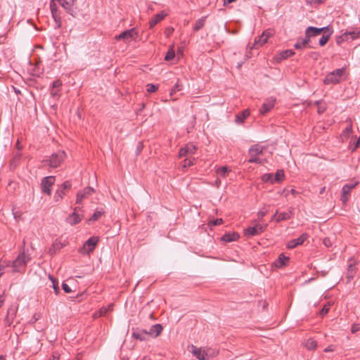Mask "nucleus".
Segmentation results:
<instances>
[{"instance_id":"f257e3e1","label":"nucleus","mask_w":360,"mask_h":360,"mask_svg":"<svg viewBox=\"0 0 360 360\" xmlns=\"http://www.w3.org/2000/svg\"><path fill=\"white\" fill-rule=\"evenodd\" d=\"M56 2H58L66 11L67 13L73 15V6L75 0H51L50 3V8L52 15L56 20H57V18L60 19L59 12L58 10Z\"/></svg>"},{"instance_id":"f03ea898","label":"nucleus","mask_w":360,"mask_h":360,"mask_svg":"<svg viewBox=\"0 0 360 360\" xmlns=\"http://www.w3.org/2000/svg\"><path fill=\"white\" fill-rule=\"evenodd\" d=\"M30 259L31 257L28 251H26L23 247L15 259L12 262L13 271L19 273L25 272L27 264Z\"/></svg>"},{"instance_id":"7ed1b4c3","label":"nucleus","mask_w":360,"mask_h":360,"mask_svg":"<svg viewBox=\"0 0 360 360\" xmlns=\"http://www.w3.org/2000/svg\"><path fill=\"white\" fill-rule=\"evenodd\" d=\"M345 69V68H339L336 69L334 71L328 73L324 80L323 83L325 84H338L340 82L341 77H342Z\"/></svg>"},{"instance_id":"20e7f679","label":"nucleus","mask_w":360,"mask_h":360,"mask_svg":"<svg viewBox=\"0 0 360 360\" xmlns=\"http://www.w3.org/2000/svg\"><path fill=\"white\" fill-rule=\"evenodd\" d=\"M65 158V153L63 150H59L52 155L48 160H45L44 162L51 167H58Z\"/></svg>"},{"instance_id":"39448f33","label":"nucleus","mask_w":360,"mask_h":360,"mask_svg":"<svg viewBox=\"0 0 360 360\" xmlns=\"http://www.w3.org/2000/svg\"><path fill=\"white\" fill-rule=\"evenodd\" d=\"M98 242V238L97 237H91L85 242L83 247L79 249V252L82 254H89L93 252Z\"/></svg>"},{"instance_id":"423d86ee","label":"nucleus","mask_w":360,"mask_h":360,"mask_svg":"<svg viewBox=\"0 0 360 360\" xmlns=\"http://www.w3.org/2000/svg\"><path fill=\"white\" fill-rule=\"evenodd\" d=\"M72 184L69 181H65L60 187L56 191L54 195V200L56 202H59L63 198L67 191L71 188Z\"/></svg>"},{"instance_id":"0eeeda50","label":"nucleus","mask_w":360,"mask_h":360,"mask_svg":"<svg viewBox=\"0 0 360 360\" xmlns=\"http://www.w3.org/2000/svg\"><path fill=\"white\" fill-rule=\"evenodd\" d=\"M55 182V176H49L44 177L42 179L41 184V191L44 193H46L49 195L51 194V188L52 185H53Z\"/></svg>"},{"instance_id":"6e6552de","label":"nucleus","mask_w":360,"mask_h":360,"mask_svg":"<svg viewBox=\"0 0 360 360\" xmlns=\"http://www.w3.org/2000/svg\"><path fill=\"white\" fill-rule=\"evenodd\" d=\"M266 228V225L263 226L257 224L255 226H250L245 230V235L247 236H254L264 232Z\"/></svg>"},{"instance_id":"1a4fd4ad","label":"nucleus","mask_w":360,"mask_h":360,"mask_svg":"<svg viewBox=\"0 0 360 360\" xmlns=\"http://www.w3.org/2000/svg\"><path fill=\"white\" fill-rule=\"evenodd\" d=\"M137 36V32L135 28H131L130 30H125L122 32L120 34L115 37L117 40L123 39L124 41H128L129 39H135Z\"/></svg>"},{"instance_id":"9d476101","label":"nucleus","mask_w":360,"mask_h":360,"mask_svg":"<svg viewBox=\"0 0 360 360\" xmlns=\"http://www.w3.org/2000/svg\"><path fill=\"white\" fill-rule=\"evenodd\" d=\"M197 148L193 143H188L184 147L181 148L179 152V156L183 158L189 155L195 153Z\"/></svg>"},{"instance_id":"9b49d317","label":"nucleus","mask_w":360,"mask_h":360,"mask_svg":"<svg viewBox=\"0 0 360 360\" xmlns=\"http://www.w3.org/2000/svg\"><path fill=\"white\" fill-rule=\"evenodd\" d=\"M326 30L330 31L329 27H321V28H318V27H308L306 29L305 35H307V37H309V39L311 37L318 36L321 32H325Z\"/></svg>"},{"instance_id":"f8f14e48","label":"nucleus","mask_w":360,"mask_h":360,"mask_svg":"<svg viewBox=\"0 0 360 360\" xmlns=\"http://www.w3.org/2000/svg\"><path fill=\"white\" fill-rule=\"evenodd\" d=\"M94 192V189L91 187H86L82 191H79L77 194L76 203L80 204L83 199L88 198Z\"/></svg>"},{"instance_id":"ddd939ff","label":"nucleus","mask_w":360,"mask_h":360,"mask_svg":"<svg viewBox=\"0 0 360 360\" xmlns=\"http://www.w3.org/2000/svg\"><path fill=\"white\" fill-rule=\"evenodd\" d=\"M307 238V234L303 233L299 238L290 240L287 244L288 249H293L299 245H302Z\"/></svg>"},{"instance_id":"4468645a","label":"nucleus","mask_w":360,"mask_h":360,"mask_svg":"<svg viewBox=\"0 0 360 360\" xmlns=\"http://www.w3.org/2000/svg\"><path fill=\"white\" fill-rule=\"evenodd\" d=\"M77 207L75 208L74 212L66 219V221L70 225H75L79 223L83 217L77 213Z\"/></svg>"},{"instance_id":"2eb2a0df","label":"nucleus","mask_w":360,"mask_h":360,"mask_svg":"<svg viewBox=\"0 0 360 360\" xmlns=\"http://www.w3.org/2000/svg\"><path fill=\"white\" fill-rule=\"evenodd\" d=\"M275 99L271 98L265 101L262 105L261 109L259 110V113L261 115H265L268 112H269L275 105Z\"/></svg>"},{"instance_id":"dca6fc26","label":"nucleus","mask_w":360,"mask_h":360,"mask_svg":"<svg viewBox=\"0 0 360 360\" xmlns=\"http://www.w3.org/2000/svg\"><path fill=\"white\" fill-rule=\"evenodd\" d=\"M240 238V235L238 233L233 231L231 233H226L224 236H221V240L224 243H231L233 241H236Z\"/></svg>"},{"instance_id":"f3484780","label":"nucleus","mask_w":360,"mask_h":360,"mask_svg":"<svg viewBox=\"0 0 360 360\" xmlns=\"http://www.w3.org/2000/svg\"><path fill=\"white\" fill-rule=\"evenodd\" d=\"M347 35H350L352 37V39H355L358 38L360 35V28L356 29V30L346 32L345 33H344V34L342 36H341L340 37V39H338L337 40V43L340 44L341 40L346 39Z\"/></svg>"},{"instance_id":"a211bd4d","label":"nucleus","mask_w":360,"mask_h":360,"mask_svg":"<svg viewBox=\"0 0 360 360\" xmlns=\"http://www.w3.org/2000/svg\"><path fill=\"white\" fill-rule=\"evenodd\" d=\"M290 258L285 256L283 253L280 254L278 258L274 262V265L276 268H281L287 264Z\"/></svg>"},{"instance_id":"6ab92c4d","label":"nucleus","mask_w":360,"mask_h":360,"mask_svg":"<svg viewBox=\"0 0 360 360\" xmlns=\"http://www.w3.org/2000/svg\"><path fill=\"white\" fill-rule=\"evenodd\" d=\"M191 352L199 360H205L207 359V354L204 350H202L201 348H197L192 345Z\"/></svg>"},{"instance_id":"aec40b11","label":"nucleus","mask_w":360,"mask_h":360,"mask_svg":"<svg viewBox=\"0 0 360 360\" xmlns=\"http://www.w3.org/2000/svg\"><path fill=\"white\" fill-rule=\"evenodd\" d=\"M167 13L164 11H161L160 13L155 15L149 22L150 27H153L156 24L163 20L166 16Z\"/></svg>"},{"instance_id":"412c9836","label":"nucleus","mask_w":360,"mask_h":360,"mask_svg":"<svg viewBox=\"0 0 360 360\" xmlns=\"http://www.w3.org/2000/svg\"><path fill=\"white\" fill-rule=\"evenodd\" d=\"M356 184H346L342 187V200L343 202H345L347 201V195H349L351 191L355 187Z\"/></svg>"},{"instance_id":"4be33fe9","label":"nucleus","mask_w":360,"mask_h":360,"mask_svg":"<svg viewBox=\"0 0 360 360\" xmlns=\"http://www.w3.org/2000/svg\"><path fill=\"white\" fill-rule=\"evenodd\" d=\"M293 210L294 209L292 207H290V209L288 210V212H284L279 214L278 215V217L276 219V221L277 222H280L281 221H285V220L290 219L292 217Z\"/></svg>"},{"instance_id":"5701e85b","label":"nucleus","mask_w":360,"mask_h":360,"mask_svg":"<svg viewBox=\"0 0 360 360\" xmlns=\"http://www.w3.org/2000/svg\"><path fill=\"white\" fill-rule=\"evenodd\" d=\"M162 326L161 324L157 323L151 326L149 331L148 332V335H153L154 337H158L160 335L162 331Z\"/></svg>"},{"instance_id":"b1692460","label":"nucleus","mask_w":360,"mask_h":360,"mask_svg":"<svg viewBox=\"0 0 360 360\" xmlns=\"http://www.w3.org/2000/svg\"><path fill=\"white\" fill-rule=\"evenodd\" d=\"M250 115V111L248 109L244 110L241 112L236 115V122L238 124L243 123L244 120Z\"/></svg>"},{"instance_id":"393cba45","label":"nucleus","mask_w":360,"mask_h":360,"mask_svg":"<svg viewBox=\"0 0 360 360\" xmlns=\"http://www.w3.org/2000/svg\"><path fill=\"white\" fill-rule=\"evenodd\" d=\"M15 314V310L9 309L7 312V315L5 318V324L6 326H10L13 321L14 316Z\"/></svg>"},{"instance_id":"a878e982","label":"nucleus","mask_w":360,"mask_h":360,"mask_svg":"<svg viewBox=\"0 0 360 360\" xmlns=\"http://www.w3.org/2000/svg\"><path fill=\"white\" fill-rule=\"evenodd\" d=\"M263 151V147L259 145H254L249 149V153L251 156H257Z\"/></svg>"},{"instance_id":"bb28decb","label":"nucleus","mask_w":360,"mask_h":360,"mask_svg":"<svg viewBox=\"0 0 360 360\" xmlns=\"http://www.w3.org/2000/svg\"><path fill=\"white\" fill-rule=\"evenodd\" d=\"M294 53H295V52L291 49L285 50V51L281 52L278 55L276 59L278 61H280L281 60L286 59V58L292 56V55H294Z\"/></svg>"},{"instance_id":"cd10ccee","label":"nucleus","mask_w":360,"mask_h":360,"mask_svg":"<svg viewBox=\"0 0 360 360\" xmlns=\"http://www.w3.org/2000/svg\"><path fill=\"white\" fill-rule=\"evenodd\" d=\"M147 336H148V333L146 330H143L139 333L134 332L132 333V337L136 340H139L141 341L146 340L147 339Z\"/></svg>"},{"instance_id":"c85d7f7f","label":"nucleus","mask_w":360,"mask_h":360,"mask_svg":"<svg viewBox=\"0 0 360 360\" xmlns=\"http://www.w3.org/2000/svg\"><path fill=\"white\" fill-rule=\"evenodd\" d=\"M205 19L206 17H202L196 20L195 25L193 27L194 32H198L204 27L205 23Z\"/></svg>"},{"instance_id":"c756f323","label":"nucleus","mask_w":360,"mask_h":360,"mask_svg":"<svg viewBox=\"0 0 360 360\" xmlns=\"http://www.w3.org/2000/svg\"><path fill=\"white\" fill-rule=\"evenodd\" d=\"M285 178V174L284 171L283 169H278L276 171L274 176V183H281L283 181Z\"/></svg>"},{"instance_id":"7c9ffc66","label":"nucleus","mask_w":360,"mask_h":360,"mask_svg":"<svg viewBox=\"0 0 360 360\" xmlns=\"http://www.w3.org/2000/svg\"><path fill=\"white\" fill-rule=\"evenodd\" d=\"M304 346L309 350H314L317 347V342L313 338H309L306 341Z\"/></svg>"},{"instance_id":"2f4dec72","label":"nucleus","mask_w":360,"mask_h":360,"mask_svg":"<svg viewBox=\"0 0 360 360\" xmlns=\"http://www.w3.org/2000/svg\"><path fill=\"white\" fill-rule=\"evenodd\" d=\"M310 39L306 35L305 39H302L301 41H297L294 47L297 49H300L306 46V45L309 42Z\"/></svg>"},{"instance_id":"473e14b6","label":"nucleus","mask_w":360,"mask_h":360,"mask_svg":"<svg viewBox=\"0 0 360 360\" xmlns=\"http://www.w3.org/2000/svg\"><path fill=\"white\" fill-rule=\"evenodd\" d=\"M266 37H264L262 34H261L258 39H256L255 41L254 46L255 48H258L259 46H262L263 44H264L267 41Z\"/></svg>"},{"instance_id":"72a5a7b5","label":"nucleus","mask_w":360,"mask_h":360,"mask_svg":"<svg viewBox=\"0 0 360 360\" xmlns=\"http://www.w3.org/2000/svg\"><path fill=\"white\" fill-rule=\"evenodd\" d=\"M231 171L226 166H223L217 170V174L221 177H226V174Z\"/></svg>"},{"instance_id":"f704fd0d","label":"nucleus","mask_w":360,"mask_h":360,"mask_svg":"<svg viewBox=\"0 0 360 360\" xmlns=\"http://www.w3.org/2000/svg\"><path fill=\"white\" fill-rule=\"evenodd\" d=\"M262 181L264 182H269L271 184H274L273 174L266 173L263 174L262 176Z\"/></svg>"},{"instance_id":"c9c22d12","label":"nucleus","mask_w":360,"mask_h":360,"mask_svg":"<svg viewBox=\"0 0 360 360\" xmlns=\"http://www.w3.org/2000/svg\"><path fill=\"white\" fill-rule=\"evenodd\" d=\"M352 125L350 124L342 131L341 137L342 139H344V138L347 139L349 137V136L352 134Z\"/></svg>"},{"instance_id":"e433bc0d","label":"nucleus","mask_w":360,"mask_h":360,"mask_svg":"<svg viewBox=\"0 0 360 360\" xmlns=\"http://www.w3.org/2000/svg\"><path fill=\"white\" fill-rule=\"evenodd\" d=\"M333 33V31H330L328 34H323L321 39H319V45L323 46L326 44V43L328 41L330 34Z\"/></svg>"},{"instance_id":"4c0bfd02","label":"nucleus","mask_w":360,"mask_h":360,"mask_svg":"<svg viewBox=\"0 0 360 360\" xmlns=\"http://www.w3.org/2000/svg\"><path fill=\"white\" fill-rule=\"evenodd\" d=\"M195 160V158H186L183 162L182 167L184 168L189 167L194 164Z\"/></svg>"},{"instance_id":"58836bf2","label":"nucleus","mask_w":360,"mask_h":360,"mask_svg":"<svg viewBox=\"0 0 360 360\" xmlns=\"http://www.w3.org/2000/svg\"><path fill=\"white\" fill-rule=\"evenodd\" d=\"M103 213L104 212L103 211L96 210L91 216V217L89 219V221H94L99 219L101 217L103 214Z\"/></svg>"},{"instance_id":"ea45409f","label":"nucleus","mask_w":360,"mask_h":360,"mask_svg":"<svg viewBox=\"0 0 360 360\" xmlns=\"http://www.w3.org/2000/svg\"><path fill=\"white\" fill-rule=\"evenodd\" d=\"M174 56H175L174 51L172 48H171L167 52L165 57V60L169 61V60H172L174 58Z\"/></svg>"},{"instance_id":"a19ab883","label":"nucleus","mask_w":360,"mask_h":360,"mask_svg":"<svg viewBox=\"0 0 360 360\" xmlns=\"http://www.w3.org/2000/svg\"><path fill=\"white\" fill-rule=\"evenodd\" d=\"M49 278L52 281L53 288L55 291V293L58 294V292L60 291V288L58 286V282L52 276H49Z\"/></svg>"},{"instance_id":"79ce46f5","label":"nucleus","mask_w":360,"mask_h":360,"mask_svg":"<svg viewBox=\"0 0 360 360\" xmlns=\"http://www.w3.org/2000/svg\"><path fill=\"white\" fill-rule=\"evenodd\" d=\"M53 245V248H56L57 251H59L62 249L65 244L63 243L60 240L56 239L52 244Z\"/></svg>"},{"instance_id":"37998d69","label":"nucleus","mask_w":360,"mask_h":360,"mask_svg":"<svg viewBox=\"0 0 360 360\" xmlns=\"http://www.w3.org/2000/svg\"><path fill=\"white\" fill-rule=\"evenodd\" d=\"M158 89V86L157 85H155L153 84H148L146 86V90L149 93H153L156 91Z\"/></svg>"},{"instance_id":"c03bdc74","label":"nucleus","mask_w":360,"mask_h":360,"mask_svg":"<svg viewBox=\"0 0 360 360\" xmlns=\"http://www.w3.org/2000/svg\"><path fill=\"white\" fill-rule=\"evenodd\" d=\"M60 89L51 88V95L53 97H58L60 96Z\"/></svg>"},{"instance_id":"a18cd8bd","label":"nucleus","mask_w":360,"mask_h":360,"mask_svg":"<svg viewBox=\"0 0 360 360\" xmlns=\"http://www.w3.org/2000/svg\"><path fill=\"white\" fill-rule=\"evenodd\" d=\"M223 223V219L221 218L214 219L210 221V224L212 226H218Z\"/></svg>"},{"instance_id":"49530a36","label":"nucleus","mask_w":360,"mask_h":360,"mask_svg":"<svg viewBox=\"0 0 360 360\" xmlns=\"http://www.w3.org/2000/svg\"><path fill=\"white\" fill-rule=\"evenodd\" d=\"M61 86L62 82L59 79H57L52 83L51 88L60 89Z\"/></svg>"},{"instance_id":"de8ad7c7","label":"nucleus","mask_w":360,"mask_h":360,"mask_svg":"<svg viewBox=\"0 0 360 360\" xmlns=\"http://www.w3.org/2000/svg\"><path fill=\"white\" fill-rule=\"evenodd\" d=\"M264 37H266V39H268L269 37H271L274 34V32L271 30H266L262 34Z\"/></svg>"},{"instance_id":"09e8293b","label":"nucleus","mask_w":360,"mask_h":360,"mask_svg":"<svg viewBox=\"0 0 360 360\" xmlns=\"http://www.w3.org/2000/svg\"><path fill=\"white\" fill-rule=\"evenodd\" d=\"M62 288L64 290V292L66 293H70L72 291L70 286L65 283H62Z\"/></svg>"},{"instance_id":"8fccbe9b","label":"nucleus","mask_w":360,"mask_h":360,"mask_svg":"<svg viewBox=\"0 0 360 360\" xmlns=\"http://www.w3.org/2000/svg\"><path fill=\"white\" fill-rule=\"evenodd\" d=\"M248 162L251 163H261V161L257 156H251Z\"/></svg>"},{"instance_id":"3c124183","label":"nucleus","mask_w":360,"mask_h":360,"mask_svg":"<svg viewBox=\"0 0 360 360\" xmlns=\"http://www.w3.org/2000/svg\"><path fill=\"white\" fill-rule=\"evenodd\" d=\"M326 109V105L321 104L320 105L318 106V112L319 114H322L325 112Z\"/></svg>"},{"instance_id":"603ef678","label":"nucleus","mask_w":360,"mask_h":360,"mask_svg":"<svg viewBox=\"0 0 360 360\" xmlns=\"http://www.w3.org/2000/svg\"><path fill=\"white\" fill-rule=\"evenodd\" d=\"M323 244L326 246V247H330L332 245V242L331 240H330V238H325L323 239Z\"/></svg>"},{"instance_id":"864d4df0","label":"nucleus","mask_w":360,"mask_h":360,"mask_svg":"<svg viewBox=\"0 0 360 360\" xmlns=\"http://www.w3.org/2000/svg\"><path fill=\"white\" fill-rule=\"evenodd\" d=\"M328 311H329V307H328V306L325 305V306L322 308V309L321 310V312H320V313H321V314L322 316H323V315H325V314H328Z\"/></svg>"},{"instance_id":"5fc2aeb1","label":"nucleus","mask_w":360,"mask_h":360,"mask_svg":"<svg viewBox=\"0 0 360 360\" xmlns=\"http://www.w3.org/2000/svg\"><path fill=\"white\" fill-rule=\"evenodd\" d=\"M359 330V326L358 324H353L351 328V332L355 333Z\"/></svg>"},{"instance_id":"6e6d98bb","label":"nucleus","mask_w":360,"mask_h":360,"mask_svg":"<svg viewBox=\"0 0 360 360\" xmlns=\"http://www.w3.org/2000/svg\"><path fill=\"white\" fill-rule=\"evenodd\" d=\"M174 28L172 27H167L165 30V33L167 37H169V35L173 32Z\"/></svg>"},{"instance_id":"4d7b16f0","label":"nucleus","mask_w":360,"mask_h":360,"mask_svg":"<svg viewBox=\"0 0 360 360\" xmlns=\"http://www.w3.org/2000/svg\"><path fill=\"white\" fill-rule=\"evenodd\" d=\"M57 250L56 248H53V245H52L51 247L49 248V252L51 255H54L57 252Z\"/></svg>"},{"instance_id":"13d9d810","label":"nucleus","mask_w":360,"mask_h":360,"mask_svg":"<svg viewBox=\"0 0 360 360\" xmlns=\"http://www.w3.org/2000/svg\"><path fill=\"white\" fill-rule=\"evenodd\" d=\"M266 214V211H259L258 212V217L262 219Z\"/></svg>"},{"instance_id":"bf43d9fd","label":"nucleus","mask_w":360,"mask_h":360,"mask_svg":"<svg viewBox=\"0 0 360 360\" xmlns=\"http://www.w3.org/2000/svg\"><path fill=\"white\" fill-rule=\"evenodd\" d=\"M333 351H334V348H333V347L332 345H330V346L327 347L324 349L325 352H333Z\"/></svg>"},{"instance_id":"052dcab7","label":"nucleus","mask_w":360,"mask_h":360,"mask_svg":"<svg viewBox=\"0 0 360 360\" xmlns=\"http://www.w3.org/2000/svg\"><path fill=\"white\" fill-rule=\"evenodd\" d=\"M360 146V136L359 137V139L356 140V143H355V146L353 150L357 148L359 146Z\"/></svg>"},{"instance_id":"680f3d73","label":"nucleus","mask_w":360,"mask_h":360,"mask_svg":"<svg viewBox=\"0 0 360 360\" xmlns=\"http://www.w3.org/2000/svg\"><path fill=\"white\" fill-rule=\"evenodd\" d=\"M220 184H221V180L219 179H216V181L214 182V186L216 187L219 188L220 186Z\"/></svg>"},{"instance_id":"e2e57ef3","label":"nucleus","mask_w":360,"mask_h":360,"mask_svg":"<svg viewBox=\"0 0 360 360\" xmlns=\"http://www.w3.org/2000/svg\"><path fill=\"white\" fill-rule=\"evenodd\" d=\"M236 1V0H224V5L226 6V5H228V4H229L232 3V2H234Z\"/></svg>"},{"instance_id":"0e129e2a","label":"nucleus","mask_w":360,"mask_h":360,"mask_svg":"<svg viewBox=\"0 0 360 360\" xmlns=\"http://www.w3.org/2000/svg\"><path fill=\"white\" fill-rule=\"evenodd\" d=\"M107 312L106 309H100V316H104Z\"/></svg>"},{"instance_id":"69168bd1","label":"nucleus","mask_w":360,"mask_h":360,"mask_svg":"<svg viewBox=\"0 0 360 360\" xmlns=\"http://www.w3.org/2000/svg\"><path fill=\"white\" fill-rule=\"evenodd\" d=\"M277 215H278V210H276L275 214L271 217V221L276 220V219L278 217Z\"/></svg>"},{"instance_id":"338daca9","label":"nucleus","mask_w":360,"mask_h":360,"mask_svg":"<svg viewBox=\"0 0 360 360\" xmlns=\"http://www.w3.org/2000/svg\"><path fill=\"white\" fill-rule=\"evenodd\" d=\"M173 89H176V91H180V90H181V88H180V86H179V84H178V83H176V84L174 85V88H173Z\"/></svg>"},{"instance_id":"774afa93","label":"nucleus","mask_w":360,"mask_h":360,"mask_svg":"<svg viewBox=\"0 0 360 360\" xmlns=\"http://www.w3.org/2000/svg\"><path fill=\"white\" fill-rule=\"evenodd\" d=\"M324 0H314V2L318 4H322Z\"/></svg>"}]
</instances>
